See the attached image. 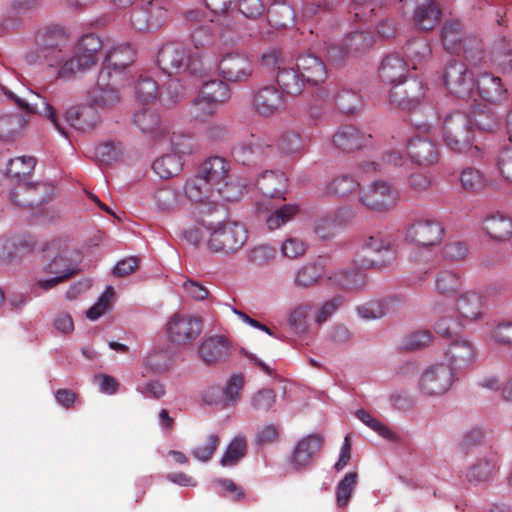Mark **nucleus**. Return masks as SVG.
Returning <instances> with one entry per match:
<instances>
[{
	"label": "nucleus",
	"instance_id": "nucleus-1",
	"mask_svg": "<svg viewBox=\"0 0 512 512\" xmlns=\"http://www.w3.org/2000/svg\"><path fill=\"white\" fill-rule=\"evenodd\" d=\"M35 48L25 54L29 64L43 63L55 80L69 81L93 68L103 44L94 34L80 38L74 52L69 51V34L60 25L40 27L34 36Z\"/></svg>",
	"mask_w": 512,
	"mask_h": 512
},
{
	"label": "nucleus",
	"instance_id": "nucleus-2",
	"mask_svg": "<svg viewBox=\"0 0 512 512\" xmlns=\"http://www.w3.org/2000/svg\"><path fill=\"white\" fill-rule=\"evenodd\" d=\"M157 64L168 75L188 73L195 77H202L210 71L209 64L203 61L200 53H193L178 42L165 43L159 49Z\"/></svg>",
	"mask_w": 512,
	"mask_h": 512
},
{
	"label": "nucleus",
	"instance_id": "nucleus-3",
	"mask_svg": "<svg viewBox=\"0 0 512 512\" xmlns=\"http://www.w3.org/2000/svg\"><path fill=\"white\" fill-rule=\"evenodd\" d=\"M229 171V162L222 157L214 156L201 164L197 175L203 178L218 199L235 202L243 196L244 187L233 180Z\"/></svg>",
	"mask_w": 512,
	"mask_h": 512
},
{
	"label": "nucleus",
	"instance_id": "nucleus-4",
	"mask_svg": "<svg viewBox=\"0 0 512 512\" xmlns=\"http://www.w3.org/2000/svg\"><path fill=\"white\" fill-rule=\"evenodd\" d=\"M44 257L48 260L45 272L54 275L46 280H38L37 286L49 290L64 282L78 272L77 260L72 257L73 251L68 248L65 241L54 239L43 248Z\"/></svg>",
	"mask_w": 512,
	"mask_h": 512
},
{
	"label": "nucleus",
	"instance_id": "nucleus-5",
	"mask_svg": "<svg viewBox=\"0 0 512 512\" xmlns=\"http://www.w3.org/2000/svg\"><path fill=\"white\" fill-rule=\"evenodd\" d=\"M400 198V190L393 183L378 179L359 190L358 202L370 212L386 214L397 207Z\"/></svg>",
	"mask_w": 512,
	"mask_h": 512
},
{
	"label": "nucleus",
	"instance_id": "nucleus-6",
	"mask_svg": "<svg viewBox=\"0 0 512 512\" xmlns=\"http://www.w3.org/2000/svg\"><path fill=\"white\" fill-rule=\"evenodd\" d=\"M210 236L208 249L213 253L225 255L238 252L248 239L246 228L238 222H222L217 226H209Z\"/></svg>",
	"mask_w": 512,
	"mask_h": 512
},
{
	"label": "nucleus",
	"instance_id": "nucleus-7",
	"mask_svg": "<svg viewBox=\"0 0 512 512\" xmlns=\"http://www.w3.org/2000/svg\"><path fill=\"white\" fill-rule=\"evenodd\" d=\"M442 42L445 50L450 54H461L472 63L481 59V41L475 36L464 35L462 25L458 20L447 21L444 24Z\"/></svg>",
	"mask_w": 512,
	"mask_h": 512
},
{
	"label": "nucleus",
	"instance_id": "nucleus-8",
	"mask_svg": "<svg viewBox=\"0 0 512 512\" xmlns=\"http://www.w3.org/2000/svg\"><path fill=\"white\" fill-rule=\"evenodd\" d=\"M446 146L455 152L467 149L473 140V121L471 114L465 111H454L448 114L442 127Z\"/></svg>",
	"mask_w": 512,
	"mask_h": 512
},
{
	"label": "nucleus",
	"instance_id": "nucleus-9",
	"mask_svg": "<svg viewBox=\"0 0 512 512\" xmlns=\"http://www.w3.org/2000/svg\"><path fill=\"white\" fill-rule=\"evenodd\" d=\"M363 252L373 253V257L366 256L356 259L362 268H384L390 266L397 258L395 241L391 235L377 233L364 239Z\"/></svg>",
	"mask_w": 512,
	"mask_h": 512
},
{
	"label": "nucleus",
	"instance_id": "nucleus-10",
	"mask_svg": "<svg viewBox=\"0 0 512 512\" xmlns=\"http://www.w3.org/2000/svg\"><path fill=\"white\" fill-rule=\"evenodd\" d=\"M123 75H112L106 70H100L96 85L90 91L91 102L100 108H112L122 100V90L130 86Z\"/></svg>",
	"mask_w": 512,
	"mask_h": 512
},
{
	"label": "nucleus",
	"instance_id": "nucleus-11",
	"mask_svg": "<svg viewBox=\"0 0 512 512\" xmlns=\"http://www.w3.org/2000/svg\"><path fill=\"white\" fill-rule=\"evenodd\" d=\"M0 90L11 99L21 110L29 114H41L44 115L53 126L59 131V133L65 137L68 136L66 129L60 123L56 110L50 103L46 101L44 97L33 92L32 90L22 88L24 95H18L15 92L9 90L6 86L0 85Z\"/></svg>",
	"mask_w": 512,
	"mask_h": 512
},
{
	"label": "nucleus",
	"instance_id": "nucleus-12",
	"mask_svg": "<svg viewBox=\"0 0 512 512\" xmlns=\"http://www.w3.org/2000/svg\"><path fill=\"white\" fill-rule=\"evenodd\" d=\"M166 19L167 8L163 0H140L130 17L132 26L140 32L157 30Z\"/></svg>",
	"mask_w": 512,
	"mask_h": 512
},
{
	"label": "nucleus",
	"instance_id": "nucleus-13",
	"mask_svg": "<svg viewBox=\"0 0 512 512\" xmlns=\"http://www.w3.org/2000/svg\"><path fill=\"white\" fill-rule=\"evenodd\" d=\"M251 110L261 118H270L281 113L286 106V99L281 90L273 84L256 87L251 97Z\"/></svg>",
	"mask_w": 512,
	"mask_h": 512
},
{
	"label": "nucleus",
	"instance_id": "nucleus-14",
	"mask_svg": "<svg viewBox=\"0 0 512 512\" xmlns=\"http://www.w3.org/2000/svg\"><path fill=\"white\" fill-rule=\"evenodd\" d=\"M425 85L416 77L405 78L398 82L390 91V101L393 105L416 113L417 108L429 110L423 106L421 99L424 97Z\"/></svg>",
	"mask_w": 512,
	"mask_h": 512
},
{
	"label": "nucleus",
	"instance_id": "nucleus-15",
	"mask_svg": "<svg viewBox=\"0 0 512 512\" xmlns=\"http://www.w3.org/2000/svg\"><path fill=\"white\" fill-rule=\"evenodd\" d=\"M201 332V318L189 313H174L166 324V333L169 341L177 345L193 342Z\"/></svg>",
	"mask_w": 512,
	"mask_h": 512
},
{
	"label": "nucleus",
	"instance_id": "nucleus-16",
	"mask_svg": "<svg viewBox=\"0 0 512 512\" xmlns=\"http://www.w3.org/2000/svg\"><path fill=\"white\" fill-rule=\"evenodd\" d=\"M443 78L447 89L454 96L464 99L473 94L474 74L463 62H449L445 67Z\"/></svg>",
	"mask_w": 512,
	"mask_h": 512
},
{
	"label": "nucleus",
	"instance_id": "nucleus-17",
	"mask_svg": "<svg viewBox=\"0 0 512 512\" xmlns=\"http://www.w3.org/2000/svg\"><path fill=\"white\" fill-rule=\"evenodd\" d=\"M355 211L350 206H342L315 218L313 231L321 240L333 239L353 218Z\"/></svg>",
	"mask_w": 512,
	"mask_h": 512
},
{
	"label": "nucleus",
	"instance_id": "nucleus-18",
	"mask_svg": "<svg viewBox=\"0 0 512 512\" xmlns=\"http://www.w3.org/2000/svg\"><path fill=\"white\" fill-rule=\"evenodd\" d=\"M454 382V372L446 364L432 365L419 380V390L425 396H439L446 393Z\"/></svg>",
	"mask_w": 512,
	"mask_h": 512
},
{
	"label": "nucleus",
	"instance_id": "nucleus-19",
	"mask_svg": "<svg viewBox=\"0 0 512 512\" xmlns=\"http://www.w3.org/2000/svg\"><path fill=\"white\" fill-rule=\"evenodd\" d=\"M219 75L232 83H246L254 73L252 61L240 53L225 54L218 62Z\"/></svg>",
	"mask_w": 512,
	"mask_h": 512
},
{
	"label": "nucleus",
	"instance_id": "nucleus-20",
	"mask_svg": "<svg viewBox=\"0 0 512 512\" xmlns=\"http://www.w3.org/2000/svg\"><path fill=\"white\" fill-rule=\"evenodd\" d=\"M136 51L128 43L118 44L111 47L103 60L100 70H106L112 75L121 74L125 81L132 82V77L127 68L135 61Z\"/></svg>",
	"mask_w": 512,
	"mask_h": 512
},
{
	"label": "nucleus",
	"instance_id": "nucleus-21",
	"mask_svg": "<svg viewBox=\"0 0 512 512\" xmlns=\"http://www.w3.org/2000/svg\"><path fill=\"white\" fill-rule=\"evenodd\" d=\"M444 236L443 226L435 219L419 218L407 229L406 238L417 245L428 247L439 244Z\"/></svg>",
	"mask_w": 512,
	"mask_h": 512
},
{
	"label": "nucleus",
	"instance_id": "nucleus-22",
	"mask_svg": "<svg viewBox=\"0 0 512 512\" xmlns=\"http://www.w3.org/2000/svg\"><path fill=\"white\" fill-rule=\"evenodd\" d=\"M455 305L459 318L465 322H478L486 315L485 296L476 290L460 293Z\"/></svg>",
	"mask_w": 512,
	"mask_h": 512
},
{
	"label": "nucleus",
	"instance_id": "nucleus-23",
	"mask_svg": "<svg viewBox=\"0 0 512 512\" xmlns=\"http://www.w3.org/2000/svg\"><path fill=\"white\" fill-rule=\"evenodd\" d=\"M232 344L223 335L205 337L199 347L200 359L207 365H216L227 360L231 353Z\"/></svg>",
	"mask_w": 512,
	"mask_h": 512
},
{
	"label": "nucleus",
	"instance_id": "nucleus-24",
	"mask_svg": "<svg viewBox=\"0 0 512 512\" xmlns=\"http://www.w3.org/2000/svg\"><path fill=\"white\" fill-rule=\"evenodd\" d=\"M273 146L262 139L251 135L249 139L240 142L232 151L234 159L243 164L251 165L264 160L272 152Z\"/></svg>",
	"mask_w": 512,
	"mask_h": 512
},
{
	"label": "nucleus",
	"instance_id": "nucleus-25",
	"mask_svg": "<svg viewBox=\"0 0 512 512\" xmlns=\"http://www.w3.org/2000/svg\"><path fill=\"white\" fill-rule=\"evenodd\" d=\"M47 190L43 183L19 182L11 193V200L18 207L34 208L48 201Z\"/></svg>",
	"mask_w": 512,
	"mask_h": 512
},
{
	"label": "nucleus",
	"instance_id": "nucleus-26",
	"mask_svg": "<svg viewBox=\"0 0 512 512\" xmlns=\"http://www.w3.org/2000/svg\"><path fill=\"white\" fill-rule=\"evenodd\" d=\"M407 152L413 163L419 166H431L438 162L437 145L424 137H413L407 144Z\"/></svg>",
	"mask_w": 512,
	"mask_h": 512
},
{
	"label": "nucleus",
	"instance_id": "nucleus-27",
	"mask_svg": "<svg viewBox=\"0 0 512 512\" xmlns=\"http://www.w3.org/2000/svg\"><path fill=\"white\" fill-rule=\"evenodd\" d=\"M371 142V136L361 132L355 126L343 125L333 135V144L339 150L352 152L366 147Z\"/></svg>",
	"mask_w": 512,
	"mask_h": 512
},
{
	"label": "nucleus",
	"instance_id": "nucleus-28",
	"mask_svg": "<svg viewBox=\"0 0 512 512\" xmlns=\"http://www.w3.org/2000/svg\"><path fill=\"white\" fill-rule=\"evenodd\" d=\"M322 445L323 438L319 434H310L303 437L295 446L292 454L291 463L294 468L300 470L309 466Z\"/></svg>",
	"mask_w": 512,
	"mask_h": 512
},
{
	"label": "nucleus",
	"instance_id": "nucleus-29",
	"mask_svg": "<svg viewBox=\"0 0 512 512\" xmlns=\"http://www.w3.org/2000/svg\"><path fill=\"white\" fill-rule=\"evenodd\" d=\"M296 67L303 76L305 82L310 85H319L327 78V70L324 62L318 56L307 53L297 58Z\"/></svg>",
	"mask_w": 512,
	"mask_h": 512
},
{
	"label": "nucleus",
	"instance_id": "nucleus-30",
	"mask_svg": "<svg viewBox=\"0 0 512 512\" xmlns=\"http://www.w3.org/2000/svg\"><path fill=\"white\" fill-rule=\"evenodd\" d=\"M65 119L74 129L87 132L99 123L100 115L94 104L82 105L68 109Z\"/></svg>",
	"mask_w": 512,
	"mask_h": 512
},
{
	"label": "nucleus",
	"instance_id": "nucleus-31",
	"mask_svg": "<svg viewBox=\"0 0 512 512\" xmlns=\"http://www.w3.org/2000/svg\"><path fill=\"white\" fill-rule=\"evenodd\" d=\"M475 356L474 345L466 339L452 341L445 352V358L448 361L447 366L451 367L453 372L471 364Z\"/></svg>",
	"mask_w": 512,
	"mask_h": 512
},
{
	"label": "nucleus",
	"instance_id": "nucleus-32",
	"mask_svg": "<svg viewBox=\"0 0 512 512\" xmlns=\"http://www.w3.org/2000/svg\"><path fill=\"white\" fill-rule=\"evenodd\" d=\"M477 88L481 98L489 103L501 104L507 98V89L503 86L501 78L491 73L481 74Z\"/></svg>",
	"mask_w": 512,
	"mask_h": 512
},
{
	"label": "nucleus",
	"instance_id": "nucleus-33",
	"mask_svg": "<svg viewBox=\"0 0 512 512\" xmlns=\"http://www.w3.org/2000/svg\"><path fill=\"white\" fill-rule=\"evenodd\" d=\"M259 191L269 198L279 197L282 200L285 198L283 194L287 186V177L283 171L280 170H266L258 178L256 182Z\"/></svg>",
	"mask_w": 512,
	"mask_h": 512
},
{
	"label": "nucleus",
	"instance_id": "nucleus-34",
	"mask_svg": "<svg viewBox=\"0 0 512 512\" xmlns=\"http://www.w3.org/2000/svg\"><path fill=\"white\" fill-rule=\"evenodd\" d=\"M277 84L283 94L291 96L300 95L305 88L306 82L297 67H279L276 75Z\"/></svg>",
	"mask_w": 512,
	"mask_h": 512
},
{
	"label": "nucleus",
	"instance_id": "nucleus-35",
	"mask_svg": "<svg viewBox=\"0 0 512 512\" xmlns=\"http://www.w3.org/2000/svg\"><path fill=\"white\" fill-rule=\"evenodd\" d=\"M442 11L434 0L418 5L413 15L415 26L421 31L432 30L441 20Z\"/></svg>",
	"mask_w": 512,
	"mask_h": 512
},
{
	"label": "nucleus",
	"instance_id": "nucleus-36",
	"mask_svg": "<svg viewBox=\"0 0 512 512\" xmlns=\"http://www.w3.org/2000/svg\"><path fill=\"white\" fill-rule=\"evenodd\" d=\"M361 188L360 182L353 175L339 174L326 184L325 192L333 197L349 198L359 193Z\"/></svg>",
	"mask_w": 512,
	"mask_h": 512
},
{
	"label": "nucleus",
	"instance_id": "nucleus-37",
	"mask_svg": "<svg viewBox=\"0 0 512 512\" xmlns=\"http://www.w3.org/2000/svg\"><path fill=\"white\" fill-rule=\"evenodd\" d=\"M329 282L346 291L359 290L366 284V275L360 270L339 269L328 276Z\"/></svg>",
	"mask_w": 512,
	"mask_h": 512
},
{
	"label": "nucleus",
	"instance_id": "nucleus-38",
	"mask_svg": "<svg viewBox=\"0 0 512 512\" xmlns=\"http://www.w3.org/2000/svg\"><path fill=\"white\" fill-rule=\"evenodd\" d=\"M484 230L496 241H509L512 238V219L496 213L484 220Z\"/></svg>",
	"mask_w": 512,
	"mask_h": 512
},
{
	"label": "nucleus",
	"instance_id": "nucleus-39",
	"mask_svg": "<svg viewBox=\"0 0 512 512\" xmlns=\"http://www.w3.org/2000/svg\"><path fill=\"white\" fill-rule=\"evenodd\" d=\"M407 68V63L399 55L386 56L379 68V76L383 82L395 84L402 81Z\"/></svg>",
	"mask_w": 512,
	"mask_h": 512
},
{
	"label": "nucleus",
	"instance_id": "nucleus-40",
	"mask_svg": "<svg viewBox=\"0 0 512 512\" xmlns=\"http://www.w3.org/2000/svg\"><path fill=\"white\" fill-rule=\"evenodd\" d=\"M294 19V9L284 0L273 2L267 10L268 23L276 29L288 27L293 24Z\"/></svg>",
	"mask_w": 512,
	"mask_h": 512
},
{
	"label": "nucleus",
	"instance_id": "nucleus-41",
	"mask_svg": "<svg viewBox=\"0 0 512 512\" xmlns=\"http://www.w3.org/2000/svg\"><path fill=\"white\" fill-rule=\"evenodd\" d=\"M276 147L282 155L298 157L305 151L306 144L300 133L286 130L278 136Z\"/></svg>",
	"mask_w": 512,
	"mask_h": 512
},
{
	"label": "nucleus",
	"instance_id": "nucleus-42",
	"mask_svg": "<svg viewBox=\"0 0 512 512\" xmlns=\"http://www.w3.org/2000/svg\"><path fill=\"white\" fill-rule=\"evenodd\" d=\"M27 116L19 113L0 115V139L9 141L18 136L28 125Z\"/></svg>",
	"mask_w": 512,
	"mask_h": 512
},
{
	"label": "nucleus",
	"instance_id": "nucleus-43",
	"mask_svg": "<svg viewBox=\"0 0 512 512\" xmlns=\"http://www.w3.org/2000/svg\"><path fill=\"white\" fill-rule=\"evenodd\" d=\"M469 114L473 121V129L477 127L481 131L494 132L500 127L499 116L486 106L478 105Z\"/></svg>",
	"mask_w": 512,
	"mask_h": 512
},
{
	"label": "nucleus",
	"instance_id": "nucleus-44",
	"mask_svg": "<svg viewBox=\"0 0 512 512\" xmlns=\"http://www.w3.org/2000/svg\"><path fill=\"white\" fill-rule=\"evenodd\" d=\"M325 259L319 257L311 263L303 265L297 272L295 283L301 287H310L316 284L324 275Z\"/></svg>",
	"mask_w": 512,
	"mask_h": 512
},
{
	"label": "nucleus",
	"instance_id": "nucleus-45",
	"mask_svg": "<svg viewBox=\"0 0 512 512\" xmlns=\"http://www.w3.org/2000/svg\"><path fill=\"white\" fill-rule=\"evenodd\" d=\"M497 470V457L495 455L479 458L469 469L467 479L470 482L489 480Z\"/></svg>",
	"mask_w": 512,
	"mask_h": 512
},
{
	"label": "nucleus",
	"instance_id": "nucleus-46",
	"mask_svg": "<svg viewBox=\"0 0 512 512\" xmlns=\"http://www.w3.org/2000/svg\"><path fill=\"white\" fill-rule=\"evenodd\" d=\"M184 191L186 196L194 202H203L205 199H212V202L218 200L217 195L212 193L210 186L198 175L186 181Z\"/></svg>",
	"mask_w": 512,
	"mask_h": 512
},
{
	"label": "nucleus",
	"instance_id": "nucleus-47",
	"mask_svg": "<svg viewBox=\"0 0 512 512\" xmlns=\"http://www.w3.org/2000/svg\"><path fill=\"white\" fill-rule=\"evenodd\" d=\"M463 285L462 276L453 270L440 271L435 279L436 291L443 296H452Z\"/></svg>",
	"mask_w": 512,
	"mask_h": 512
},
{
	"label": "nucleus",
	"instance_id": "nucleus-48",
	"mask_svg": "<svg viewBox=\"0 0 512 512\" xmlns=\"http://www.w3.org/2000/svg\"><path fill=\"white\" fill-rule=\"evenodd\" d=\"M202 97L219 106L227 102L231 97L229 86L221 80H211L206 82L199 91Z\"/></svg>",
	"mask_w": 512,
	"mask_h": 512
},
{
	"label": "nucleus",
	"instance_id": "nucleus-49",
	"mask_svg": "<svg viewBox=\"0 0 512 512\" xmlns=\"http://www.w3.org/2000/svg\"><path fill=\"white\" fill-rule=\"evenodd\" d=\"M133 123L143 133L155 134L156 137H161L165 132V129L160 126L159 115L150 109H143L136 113Z\"/></svg>",
	"mask_w": 512,
	"mask_h": 512
},
{
	"label": "nucleus",
	"instance_id": "nucleus-50",
	"mask_svg": "<svg viewBox=\"0 0 512 512\" xmlns=\"http://www.w3.org/2000/svg\"><path fill=\"white\" fill-rule=\"evenodd\" d=\"M152 168L160 178L169 179L180 173L183 163L181 157L173 153L156 159Z\"/></svg>",
	"mask_w": 512,
	"mask_h": 512
},
{
	"label": "nucleus",
	"instance_id": "nucleus-51",
	"mask_svg": "<svg viewBox=\"0 0 512 512\" xmlns=\"http://www.w3.org/2000/svg\"><path fill=\"white\" fill-rule=\"evenodd\" d=\"M277 403V394L271 388H261L250 397L249 404L252 410L259 414L273 411Z\"/></svg>",
	"mask_w": 512,
	"mask_h": 512
},
{
	"label": "nucleus",
	"instance_id": "nucleus-52",
	"mask_svg": "<svg viewBox=\"0 0 512 512\" xmlns=\"http://www.w3.org/2000/svg\"><path fill=\"white\" fill-rule=\"evenodd\" d=\"M214 40L215 35L211 23L198 25L191 33V41L196 50L194 53H200L203 61H206L204 50L209 48Z\"/></svg>",
	"mask_w": 512,
	"mask_h": 512
},
{
	"label": "nucleus",
	"instance_id": "nucleus-53",
	"mask_svg": "<svg viewBox=\"0 0 512 512\" xmlns=\"http://www.w3.org/2000/svg\"><path fill=\"white\" fill-rule=\"evenodd\" d=\"M460 183L464 190L478 193L486 188L489 180L480 170L468 167L461 172Z\"/></svg>",
	"mask_w": 512,
	"mask_h": 512
},
{
	"label": "nucleus",
	"instance_id": "nucleus-54",
	"mask_svg": "<svg viewBox=\"0 0 512 512\" xmlns=\"http://www.w3.org/2000/svg\"><path fill=\"white\" fill-rule=\"evenodd\" d=\"M36 159L31 156H19L10 159L7 164V175L22 182L34 170Z\"/></svg>",
	"mask_w": 512,
	"mask_h": 512
},
{
	"label": "nucleus",
	"instance_id": "nucleus-55",
	"mask_svg": "<svg viewBox=\"0 0 512 512\" xmlns=\"http://www.w3.org/2000/svg\"><path fill=\"white\" fill-rule=\"evenodd\" d=\"M299 213V207L296 204H284L275 209L267 218L266 225L270 231L279 229Z\"/></svg>",
	"mask_w": 512,
	"mask_h": 512
},
{
	"label": "nucleus",
	"instance_id": "nucleus-56",
	"mask_svg": "<svg viewBox=\"0 0 512 512\" xmlns=\"http://www.w3.org/2000/svg\"><path fill=\"white\" fill-rule=\"evenodd\" d=\"M405 53L412 62L413 68L417 69L418 65L431 55V48L425 39L418 38L406 44Z\"/></svg>",
	"mask_w": 512,
	"mask_h": 512
},
{
	"label": "nucleus",
	"instance_id": "nucleus-57",
	"mask_svg": "<svg viewBox=\"0 0 512 512\" xmlns=\"http://www.w3.org/2000/svg\"><path fill=\"white\" fill-rule=\"evenodd\" d=\"M358 474L348 472L336 487V503L339 508L346 507L357 486Z\"/></svg>",
	"mask_w": 512,
	"mask_h": 512
},
{
	"label": "nucleus",
	"instance_id": "nucleus-58",
	"mask_svg": "<svg viewBox=\"0 0 512 512\" xmlns=\"http://www.w3.org/2000/svg\"><path fill=\"white\" fill-rule=\"evenodd\" d=\"M217 108V106L203 98L202 94L199 93L190 104L189 115L194 120L204 122L215 115Z\"/></svg>",
	"mask_w": 512,
	"mask_h": 512
},
{
	"label": "nucleus",
	"instance_id": "nucleus-59",
	"mask_svg": "<svg viewBox=\"0 0 512 512\" xmlns=\"http://www.w3.org/2000/svg\"><path fill=\"white\" fill-rule=\"evenodd\" d=\"M247 451V443L244 437L236 436L228 445L223 457L221 458L222 466H233L243 458Z\"/></svg>",
	"mask_w": 512,
	"mask_h": 512
},
{
	"label": "nucleus",
	"instance_id": "nucleus-60",
	"mask_svg": "<svg viewBox=\"0 0 512 512\" xmlns=\"http://www.w3.org/2000/svg\"><path fill=\"white\" fill-rule=\"evenodd\" d=\"M374 37L370 32L355 31L349 34L345 39L344 45L347 53L356 54L362 52L372 46Z\"/></svg>",
	"mask_w": 512,
	"mask_h": 512
},
{
	"label": "nucleus",
	"instance_id": "nucleus-61",
	"mask_svg": "<svg viewBox=\"0 0 512 512\" xmlns=\"http://www.w3.org/2000/svg\"><path fill=\"white\" fill-rule=\"evenodd\" d=\"M208 9L214 15L215 22L220 25L230 27V15L234 12L230 10L232 0H204Z\"/></svg>",
	"mask_w": 512,
	"mask_h": 512
},
{
	"label": "nucleus",
	"instance_id": "nucleus-62",
	"mask_svg": "<svg viewBox=\"0 0 512 512\" xmlns=\"http://www.w3.org/2000/svg\"><path fill=\"white\" fill-rule=\"evenodd\" d=\"M244 383L242 375L235 374L229 378L223 389V398L226 406H234L238 402Z\"/></svg>",
	"mask_w": 512,
	"mask_h": 512
},
{
	"label": "nucleus",
	"instance_id": "nucleus-63",
	"mask_svg": "<svg viewBox=\"0 0 512 512\" xmlns=\"http://www.w3.org/2000/svg\"><path fill=\"white\" fill-rule=\"evenodd\" d=\"M171 145L174 154L180 157L181 155H191L198 149V143L195 138L186 134H173Z\"/></svg>",
	"mask_w": 512,
	"mask_h": 512
},
{
	"label": "nucleus",
	"instance_id": "nucleus-64",
	"mask_svg": "<svg viewBox=\"0 0 512 512\" xmlns=\"http://www.w3.org/2000/svg\"><path fill=\"white\" fill-rule=\"evenodd\" d=\"M121 148L113 142H106L95 147L94 156L103 165H110L121 156Z\"/></svg>",
	"mask_w": 512,
	"mask_h": 512
}]
</instances>
